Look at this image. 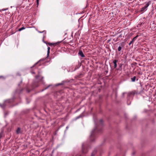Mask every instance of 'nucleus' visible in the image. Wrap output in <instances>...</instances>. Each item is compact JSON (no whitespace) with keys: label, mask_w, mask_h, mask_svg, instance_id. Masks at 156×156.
<instances>
[{"label":"nucleus","mask_w":156,"mask_h":156,"mask_svg":"<svg viewBox=\"0 0 156 156\" xmlns=\"http://www.w3.org/2000/svg\"><path fill=\"white\" fill-rule=\"evenodd\" d=\"M149 5V3L148 2L145 5V6L144 7H142L141 9V12H143L144 11L146 10L147 9V7Z\"/></svg>","instance_id":"f257e3e1"},{"label":"nucleus","mask_w":156,"mask_h":156,"mask_svg":"<svg viewBox=\"0 0 156 156\" xmlns=\"http://www.w3.org/2000/svg\"><path fill=\"white\" fill-rule=\"evenodd\" d=\"M87 150L84 146L83 145L82 148V152L83 154H85L87 152Z\"/></svg>","instance_id":"f03ea898"},{"label":"nucleus","mask_w":156,"mask_h":156,"mask_svg":"<svg viewBox=\"0 0 156 156\" xmlns=\"http://www.w3.org/2000/svg\"><path fill=\"white\" fill-rule=\"evenodd\" d=\"M138 35H137L135 37H134L132 40L130 42L129 44V45H130L131 44L133 43L134 41L138 37Z\"/></svg>","instance_id":"7ed1b4c3"},{"label":"nucleus","mask_w":156,"mask_h":156,"mask_svg":"<svg viewBox=\"0 0 156 156\" xmlns=\"http://www.w3.org/2000/svg\"><path fill=\"white\" fill-rule=\"evenodd\" d=\"M78 55L82 57H84L85 55H84L82 51L81 50L79 51Z\"/></svg>","instance_id":"20e7f679"},{"label":"nucleus","mask_w":156,"mask_h":156,"mask_svg":"<svg viewBox=\"0 0 156 156\" xmlns=\"http://www.w3.org/2000/svg\"><path fill=\"white\" fill-rule=\"evenodd\" d=\"M117 61V60H114L113 61V63L114 64V67L115 68L117 67V64L116 63Z\"/></svg>","instance_id":"39448f33"},{"label":"nucleus","mask_w":156,"mask_h":156,"mask_svg":"<svg viewBox=\"0 0 156 156\" xmlns=\"http://www.w3.org/2000/svg\"><path fill=\"white\" fill-rule=\"evenodd\" d=\"M96 130V129H94L93 130L92 132L91 133V135H90L91 137H93L94 136V133L95 132Z\"/></svg>","instance_id":"423d86ee"},{"label":"nucleus","mask_w":156,"mask_h":156,"mask_svg":"<svg viewBox=\"0 0 156 156\" xmlns=\"http://www.w3.org/2000/svg\"><path fill=\"white\" fill-rule=\"evenodd\" d=\"M48 44L49 46H55L57 44V43H48Z\"/></svg>","instance_id":"0eeeda50"},{"label":"nucleus","mask_w":156,"mask_h":156,"mask_svg":"<svg viewBox=\"0 0 156 156\" xmlns=\"http://www.w3.org/2000/svg\"><path fill=\"white\" fill-rule=\"evenodd\" d=\"M136 77L135 76H134L133 77L131 78V81L133 82H135L136 80Z\"/></svg>","instance_id":"6e6552de"},{"label":"nucleus","mask_w":156,"mask_h":156,"mask_svg":"<svg viewBox=\"0 0 156 156\" xmlns=\"http://www.w3.org/2000/svg\"><path fill=\"white\" fill-rule=\"evenodd\" d=\"M16 133L18 134L20 133V128H18L16 130Z\"/></svg>","instance_id":"1a4fd4ad"},{"label":"nucleus","mask_w":156,"mask_h":156,"mask_svg":"<svg viewBox=\"0 0 156 156\" xmlns=\"http://www.w3.org/2000/svg\"><path fill=\"white\" fill-rule=\"evenodd\" d=\"M25 28H26L24 27H22L19 29L18 30V31H20L22 30L25 29Z\"/></svg>","instance_id":"9d476101"},{"label":"nucleus","mask_w":156,"mask_h":156,"mask_svg":"<svg viewBox=\"0 0 156 156\" xmlns=\"http://www.w3.org/2000/svg\"><path fill=\"white\" fill-rule=\"evenodd\" d=\"M50 47H48V53H47V55H48H48H49V53L50 52L49 51L50 50Z\"/></svg>","instance_id":"9b49d317"},{"label":"nucleus","mask_w":156,"mask_h":156,"mask_svg":"<svg viewBox=\"0 0 156 156\" xmlns=\"http://www.w3.org/2000/svg\"><path fill=\"white\" fill-rule=\"evenodd\" d=\"M135 94V92H133V91L130 92L129 93V95H134Z\"/></svg>","instance_id":"f8f14e48"},{"label":"nucleus","mask_w":156,"mask_h":156,"mask_svg":"<svg viewBox=\"0 0 156 156\" xmlns=\"http://www.w3.org/2000/svg\"><path fill=\"white\" fill-rule=\"evenodd\" d=\"M96 153L95 151H94L91 154L90 156H94Z\"/></svg>","instance_id":"ddd939ff"},{"label":"nucleus","mask_w":156,"mask_h":156,"mask_svg":"<svg viewBox=\"0 0 156 156\" xmlns=\"http://www.w3.org/2000/svg\"><path fill=\"white\" fill-rule=\"evenodd\" d=\"M122 49V47L121 46H119L118 48V50L119 51H120Z\"/></svg>","instance_id":"4468645a"},{"label":"nucleus","mask_w":156,"mask_h":156,"mask_svg":"<svg viewBox=\"0 0 156 156\" xmlns=\"http://www.w3.org/2000/svg\"><path fill=\"white\" fill-rule=\"evenodd\" d=\"M100 122L101 123H102L103 122V120L102 119H101L100 120Z\"/></svg>","instance_id":"2eb2a0df"},{"label":"nucleus","mask_w":156,"mask_h":156,"mask_svg":"<svg viewBox=\"0 0 156 156\" xmlns=\"http://www.w3.org/2000/svg\"><path fill=\"white\" fill-rule=\"evenodd\" d=\"M38 2H39V0H37V2L38 5Z\"/></svg>","instance_id":"dca6fc26"},{"label":"nucleus","mask_w":156,"mask_h":156,"mask_svg":"<svg viewBox=\"0 0 156 156\" xmlns=\"http://www.w3.org/2000/svg\"><path fill=\"white\" fill-rule=\"evenodd\" d=\"M44 31H44L42 32L38 31V32L40 33H42L44 32Z\"/></svg>","instance_id":"f3484780"},{"label":"nucleus","mask_w":156,"mask_h":156,"mask_svg":"<svg viewBox=\"0 0 156 156\" xmlns=\"http://www.w3.org/2000/svg\"><path fill=\"white\" fill-rule=\"evenodd\" d=\"M80 117V116H78V117H77V118H76V119H77L78 118H79Z\"/></svg>","instance_id":"a211bd4d"},{"label":"nucleus","mask_w":156,"mask_h":156,"mask_svg":"<svg viewBox=\"0 0 156 156\" xmlns=\"http://www.w3.org/2000/svg\"><path fill=\"white\" fill-rule=\"evenodd\" d=\"M69 128V127L68 126H67L66 127V129H68Z\"/></svg>","instance_id":"6ab92c4d"},{"label":"nucleus","mask_w":156,"mask_h":156,"mask_svg":"<svg viewBox=\"0 0 156 156\" xmlns=\"http://www.w3.org/2000/svg\"><path fill=\"white\" fill-rule=\"evenodd\" d=\"M108 42H109L110 41V40H108Z\"/></svg>","instance_id":"aec40b11"},{"label":"nucleus","mask_w":156,"mask_h":156,"mask_svg":"<svg viewBox=\"0 0 156 156\" xmlns=\"http://www.w3.org/2000/svg\"><path fill=\"white\" fill-rule=\"evenodd\" d=\"M106 72L107 73L108 72V71H106Z\"/></svg>","instance_id":"412c9836"},{"label":"nucleus","mask_w":156,"mask_h":156,"mask_svg":"<svg viewBox=\"0 0 156 156\" xmlns=\"http://www.w3.org/2000/svg\"><path fill=\"white\" fill-rule=\"evenodd\" d=\"M78 77H79V78H80V77L79 76Z\"/></svg>","instance_id":"4be33fe9"},{"label":"nucleus","mask_w":156,"mask_h":156,"mask_svg":"<svg viewBox=\"0 0 156 156\" xmlns=\"http://www.w3.org/2000/svg\"><path fill=\"white\" fill-rule=\"evenodd\" d=\"M81 156V155H80V156Z\"/></svg>","instance_id":"5701e85b"}]
</instances>
